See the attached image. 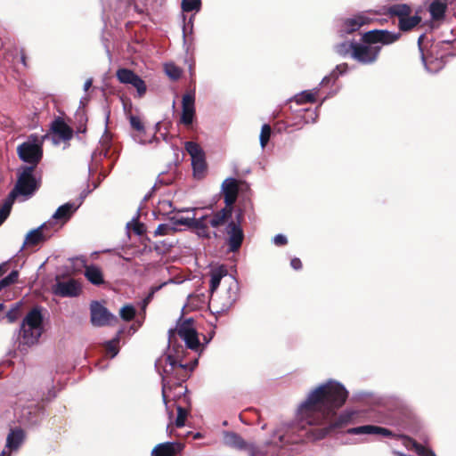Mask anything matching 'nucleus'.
I'll return each mask as SVG.
<instances>
[{"label":"nucleus","mask_w":456,"mask_h":456,"mask_svg":"<svg viewBox=\"0 0 456 456\" xmlns=\"http://www.w3.org/2000/svg\"><path fill=\"white\" fill-rule=\"evenodd\" d=\"M348 397L345 386L334 379H329L312 389L297 408V418L302 428L312 427L309 433L314 439H322L337 428L360 421L362 411L346 409L336 417V411L342 407Z\"/></svg>","instance_id":"f257e3e1"},{"label":"nucleus","mask_w":456,"mask_h":456,"mask_svg":"<svg viewBox=\"0 0 456 456\" xmlns=\"http://www.w3.org/2000/svg\"><path fill=\"white\" fill-rule=\"evenodd\" d=\"M401 34L388 30L373 29L362 35V43H357L353 51V59L362 64L374 63L381 51V46L390 45L397 41Z\"/></svg>","instance_id":"f03ea898"},{"label":"nucleus","mask_w":456,"mask_h":456,"mask_svg":"<svg viewBox=\"0 0 456 456\" xmlns=\"http://www.w3.org/2000/svg\"><path fill=\"white\" fill-rule=\"evenodd\" d=\"M22 317L20 328L12 336V356L25 359L28 354V312L24 314L23 303L21 301L15 303L6 314V318L10 323L15 322Z\"/></svg>","instance_id":"7ed1b4c3"},{"label":"nucleus","mask_w":456,"mask_h":456,"mask_svg":"<svg viewBox=\"0 0 456 456\" xmlns=\"http://www.w3.org/2000/svg\"><path fill=\"white\" fill-rule=\"evenodd\" d=\"M155 367L162 377V399L167 405V400L172 390L170 383L182 381V372L185 370V365L178 362L172 355L167 354L157 360Z\"/></svg>","instance_id":"20e7f679"},{"label":"nucleus","mask_w":456,"mask_h":456,"mask_svg":"<svg viewBox=\"0 0 456 456\" xmlns=\"http://www.w3.org/2000/svg\"><path fill=\"white\" fill-rule=\"evenodd\" d=\"M28 196V166H22L19 172V177L14 188L11 191L8 197L0 205V225L9 216L14 200L20 197Z\"/></svg>","instance_id":"39448f33"},{"label":"nucleus","mask_w":456,"mask_h":456,"mask_svg":"<svg viewBox=\"0 0 456 456\" xmlns=\"http://www.w3.org/2000/svg\"><path fill=\"white\" fill-rule=\"evenodd\" d=\"M46 135L30 134V197L42 184L41 172L33 174V170L43 158V142Z\"/></svg>","instance_id":"423d86ee"},{"label":"nucleus","mask_w":456,"mask_h":456,"mask_svg":"<svg viewBox=\"0 0 456 456\" xmlns=\"http://www.w3.org/2000/svg\"><path fill=\"white\" fill-rule=\"evenodd\" d=\"M224 444L232 448L245 450L249 456H273L267 450L256 447L254 444H248L240 436L233 432L224 433Z\"/></svg>","instance_id":"0eeeda50"},{"label":"nucleus","mask_w":456,"mask_h":456,"mask_svg":"<svg viewBox=\"0 0 456 456\" xmlns=\"http://www.w3.org/2000/svg\"><path fill=\"white\" fill-rule=\"evenodd\" d=\"M184 147L191 159L193 175L197 178H201L207 168L204 151L194 142H186Z\"/></svg>","instance_id":"6e6552de"},{"label":"nucleus","mask_w":456,"mask_h":456,"mask_svg":"<svg viewBox=\"0 0 456 456\" xmlns=\"http://www.w3.org/2000/svg\"><path fill=\"white\" fill-rule=\"evenodd\" d=\"M26 438V433L20 428L15 427L10 429L6 443L0 456H12L16 453L23 444Z\"/></svg>","instance_id":"1a4fd4ad"},{"label":"nucleus","mask_w":456,"mask_h":456,"mask_svg":"<svg viewBox=\"0 0 456 456\" xmlns=\"http://www.w3.org/2000/svg\"><path fill=\"white\" fill-rule=\"evenodd\" d=\"M91 322L94 326L102 327L109 325L112 321H117V317L110 314L106 307L99 302H93L90 306Z\"/></svg>","instance_id":"9d476101"},{"label":"nucleus","mask_w":456,"mask_h":456,"mask_svg":"<svg viewBox=\"0 0 456 456\" xmlns=\"http://www.w3.org/2000/svg\"><path fill=\"white\" fill-rule=\"evenodd\" d=\"M195 112V92L190 91L183 95L180 122L184 126H191L193 122Z\"/></svg>","instance_id":"9b49d317"},{"label":"nucleus","mask_w":456,"mask_h":456,"mask_svg":"<svg viewBox=\"0 0 456 456\" xmlns=\"http://www.w3.org/2000/svg\"><path fill=\"white\" fill-rule=\"evenodd\" d=\"M177 333L189 348L197 350L200 347V341L191 320L183 322L177 328Z\"/></svg>","instance_id":"f8f14e48"},{"label":"nucleus","mask_w":456,"mask_h":456,"mask_svg":"<svg viewBox=\"0 0 456 456\" xmlns=\"http://www.w3.org/2000/svg\"><path fill=\"white\" fill-rule=\"evenodd\" d=\"M51 129L52 140L55 145L68 142L72 138V129L60 118L54 119L52 123Z\"/></svg>","instance_id":"ddd939ff"},{"label":"nucleus","mask_w":456,"mask_h":456,"mask_svg":"<svg viewBox=\"0 0 456 456\" xmlns=\"http://www.w3.org/2000/svg\"><path fill=\"white\" fill-rule=\"evenodd\" d=\"M225 232L227 233V243L229 246V249L232 252L237 251L243 241L244 233L240 223H235L234 221H231L226 228Z\"/></svg>","instance_id":"4468645a"},{"label":"nucleus","mask_w":456,"mask_h":456,"mask_svg":"<svg viewBox=\"0 0 456 456\" xmlns=\"http://www.w3.org/2000/svg\"><path fill=\"white\" fill-rule=\"evenodd\" d=\"M44 317L37 308L30 309V345L37 344L45 329Z\"/></svg>","instance_id":"2eb2a0df"},{"label":"nucleus","mask_w":456,"mask_h":456,"mask_svg":"<svg viewBox=\"0 0 456 456\" xmlns=\"http://www.w3.org/2000/svg\"><path fill=\"white\" fill-rule=\"evenodd\" d=\"M53 291L61 297H77L81 291V286L79 282L71 279L67 281H57L53 287Z\"/></svg>","instance_id":"dca6fc26"},{"label":"nucleus","mask_w":456,"mask_h":456,"mask_svg":"<svg viewBox=\"0 0 456 456\" xmlns=\"http://www.w3.org/2000/svg\"><path fill=\"white\" fill-rule=\"evenodd\" d=\"M347 434L349 435H378L386 437H395V434L391 430L374 426V425H364L355 428H351L347 430Z\"/></svg>","instance_id":"f3484780"},{"label":"nucleus","mask_w":456,"mask_h":456,"mask_svg":"<svg viewBox=\"0 0 456 456\" xmlns=\"http://www.w3.org/2000/svg\"><path fill=\"white\" fill-rule=\"evenodd\" d=\"M227 283L226 297L221 304L219 311H227L237 300L239 284L238 281L232 276L227 277L224 281Z\"/></svg>","instance_id":"a211bd4d"},{"label":"nucleus","mask_w":456,"mask_h":456,"mask_svg":"<svg viewBox=\"0 0 456 456\" xmlns=\"http://www.w3.org/2000/svg\"><path fill=\"white\" fill-rule=\"evenodd\" d=\"M371 18L365 12H360L353 17L346 19L342 26L341 31L346 34L353 33L362 28L363 25L370 23Z\"/></svg>","instance_id":"6ab92c4d"},{"label":"nucleus","mask_w":456,"mask_h":456,"mask_svg":"<svg viewBox=\"0 0 456 456\" xmlns=\"http://www.w3.org/2000/svg\"><path fill=\"white\" fill-rule=\"evenodd\" d=\"M204 216L208 219L206 220L208 224V230H209L210 227L218 228L232 216V208H224L216 212L211 211L209 214H204Z\"/></svg>","instance_id":"aec40b11"},{"label":"nucleus","mask_w":456,"mask_h":456,"mask_svg":"<svg viewBox=\"0 0 456 456\" xmlns=\"http://www.w3.org/2000/svg\"><path fill=\"white\" fill-rule=\"evenodd\" d=\"M53 232L50 222L30 230V248L45 241L53 235Z\"/></svg>","instance_id":"412c9836"},{"label":"nucleus","mask_w":456,"mask_h":456,"mask_svg":"<svg viewBox=\"0 0 456 456\" xmlns=\"http://www.w3.org/2000/svg\"><path fill=\"white\" fill-rule=\"evenodd\" d=\"M222 192L224 197L225 208L232 209V204L235 202L238 195V184L234 178H227L222 183Z\"/></svg>","instance_id":"4be33fe9"},{"label":"nucleus","mask_w":456,"mask_h":456,"mask_svg":"<svg viewBox=\"0 0 456 456\" xmlns=\"http://www.w3.org/2000/svg\"><path fill=\"white\" fill-rule=\"evenodd\" d=\"M182 449L183 445L180 443H161L152 449L151 456H175Z\"/></svg>","instance_id":"5701e85b"},{"label":"nucleus","mask_w":456,"mask_h":456,"mask_svg":"<svg viewBox=\"0 0 456 456\" xmlns=\"http://www.w3.org/2000/svg\"><path fill=\"white\" fill-rule=\"evenodd\" d=\"M183 211H191L194 213V221L192 224V229L195 231L196 234L201 238H210V231L208 230L207 217L204 215L198 216L199 208H187Z\"/></svg>","instance_id":"b1692460"},{"label":"nucleus","mask_w":456,"mask_h":456,"mask_svg":"<svg viewBox=\"0 0 456 456\" xmlns=\"http://www.w3.org/2000/svg\"><path fill=\"white\" fill-rule=\"evenodd\" d=\"M80 203L68 202L60 206L53 215V219L61 224L66 223L79 208Z\"/></svg>","instance_id":"393cba45"},{"label":"nucleus","mask_w":456,"mask_h":456,"mask_svg":"<svg viewBox=\"0 0 456 456\" xmlns=\"http://www.w3.org/2000/svg\"><path fill=\"white\" fill-rule=\"evenodd\" d=\"M170 387H172V390L169 393L170 396L167 398V405L165 404V406L167 412L171 419L173 417V411L168 407V402L170 400L176 402L177 400L183 398L184 402L187 403L188 399L186 397L187 388L185 386H183L182 381L175 382L173 384L170 383Z\"/></svg>","instance_id":"a878e982"},{"label":"nucleus","mask_w":456,"mask_h":456,"mask_svg":"<svg viewBox=\"0 0 456 456\" xmlns=\"http://www.w3.org/2000/svg\"><path fill=\"white\" fill-rule=\"evenodd\" d=\"M225 277H227V269L224 266L221 265L211 270L209 290L212 295L220 285L222 279Z\"/></svg>","instance_id":"bb28decb"},{"label":"nucleus","mask_w":456,"mask_h":456,"mask_svg":"<svg viewBox=\"0 0 456 456\" xmlns=\"http://www.w3.org/2000/svg\"><path fill=\"white\" fill-rule=\"evenodd\" d=\"M85 276L94 285H101L104 282L102 270L94 265L86 266Z\"/></svg>","instance_id":"cd10ccee"},{"label":"nucleus","mask_w":456,"mask_h":456,"mask_svg":"<svg viewBox=\"0 0 456 456\" xmlns=\"http://www.w3.org/2000/svg\"><path fill=\"white\" fill-rule=\"evenodd\" d=\"M319 93L318 88H314L313 90H305L303 91L294 96V101L297 104H304L306 102H314L316 95Z\"/></svg>","instance_id":"c85d7f7f"},{"label":"nucleus","mask_w":456,"mask_h":456,"mask_svg":"<svg viewBox=\"0 0 456 456\" xmlns=\"http://www.w3.org/2000/svg\"><path fill=\"white\" fill-rule=\"evenodd\" d=\"M421 20L418 14L412 16L407 15L399 20V27L401 30L408 31L416 27Z\"/></svg>","instance_id":"c756f323"},{"label":"nucleus","mask_w":456,"mask_h":456,"mask_svg":"<svg viewBox=\"0 0 456 456\" xmlns=\"http://www.w3.org/2000/svg\"><path fill=\"white\" fill-rule=\"evenodd\" d=\"M446 10V4L440 0L433 1L429 5V12L431 17L435 20H439L444 17Z\"/></svg>","instance_id":"7c9ffc66"},{"label":"nucleus","mask_w":456,"mask_h":456,"mask_svg":"<svg viewBox=\"0 0 456 456\" xmlns=\"http://www.w3.org/2000/svg\"><path fill=\"white\" fill-rule=\"evenodd\" d=\"M356 42H343L336 45V52L341 56L350 55L353 58V51L356 47Z\"/></svg>","instance_id":"2f4dec72"},{"label":"nucleus","mask_w":456,"mask_h":456,"mask_svg":"<svg viewBox=\"0 0 456 456\" xmlns=\"http://www.w3.org/2000/svg\"><path fill=\"white\" fill-rule=\"evenodd\" d=\"M116 76L120 83L129 85L137 75L128 69L122 68L117 70Z\"/></svg>","instance_id":"473e14b6"},{"label":"nucleus","mask_w":456,"mask_h":456,"mask_svg":"<svg viewBox=\"0 0 456 456\" xmlns=\"http://www.w3.org/2000/svg\"><path fill=\"white\" fill-rule=\"evenodd\" d=\"M116 76L120 83L129 85L137 75L128 69L122 68L117 70Z\"/></svg>","instance_id":"72a5a7b5"},{"label":"nucleus","mask_w":456,"mask_h":456,"mask_svg":"<svg viewBox=\"0 0 456 456\" xmlns=\"http://www.w3.org/2000/svg\"><path fill=\"white\" fill-rule=\"evenodd\" d=\"M390 12L393 15L398 16V18L400 20L407 15H410L411 12V10L410 6L407 4H394L390 7Z\"/></svg>","instance_id":"f704fd0d"},{"label":"nucleus","mask_w":456,"mask_h":456,"mask_svg":"<svg viewBox=\"0 0 456 456\" xmlns=\"http://www.w3.org/2000/svg\"><path fill=\"white\" fill-rule=\"evenodd\" d=\"M170 221L174 224L173 226L176 225H184L189 228L192 229V224L194 221V216L192 217H183L182 216L176 215L170 218Z\"/></svg>","instance_id":"c9c22d12"},{"label":"nucleus","mask_w":456,"mask_h":456,"mask_svg":"<svg viewBox=\"0 0 456 456\" xmlns=\"http://www.w3.org/2000/svg\"><path fill=\"white\" fill-rule=\"evenodd\" d=\"M19 278V273L16 270L12 271L7 276L3 278L0 281V292L9 287L10 285L15 283Z\"/></svg>","instance_id":"e433bc0d"},{"label":"nucleus","mask_w":456,"mask_h":456,"mask_svg":"<svg viewBox=\"0 0 456 456\" xmlns=\"http://www.w3.org/2000/svg\"><path fill=\"white\" fill-rule=\"evenodd\" d=\"M272 129L271 126L267 124H265L262 126L260 135H259V142L262 149H264L271 136Z\"/></svg>","instance_id":"4c0bfd02"},{"label":"nucleus","mask_w":456,"mask_h":456,"mask_svg":"<svg viewBox=\"0 0 456 456\" xmlns=\"http://www.w3.org/2000/svg\"><path fill=\"white\" fill-rule=\"evenodd\" d=\"M176 232V228L167 224H160L154 232V236L169 235Z\"/></svg>","instance_id":"58836bf2"},{"label":"nucleus","mask_w":456,"mask_h":456,"mask_svg":"<svg viewBox=\"0 0 456 456\" xmlns=\"http://www.w3.org/2000/svg\"><path fill=\"white\" fill-rule=\"evenodd\" d=\"M132 86H134L136 91L139 97H142L146 93V85L144 81L137 75L135 78L129 84Z\"/></svg>","instance_id":"ea45409f"},{"label":"nucleus","mask_w":456,"mask_h":456,"mask_svg":"<svg viewBox=\"0 0 456 456\" xmlns=\"http://www.w3.org/2000/svg\"><path fill=\"white\" fill-rule=\"evenodd\" d=\"M177 410V417L175 419V424L177 428H182L185 424V419L187 417L188 411L185 408L181 405L176 406Z\"/></svg>","instance_id":"a19ab883"},{"label":"nucleus","mask_w":456,"mask_h":456,"mask_svg":"<svg viewBox=\"0 0 456 456\" xmlns=\"http://www.w3.org/2000/svg\"><path fill=\"white\" fill-rule=\"evenodd\" d=\"M182 8L184 12L199 11L200 0H183Z\"/></svg>","instance_id":"79ce46f5"},{"label":"nucleus","mask_w":456,"mask_h":456,"mask_svg":"<svg viewBox=\"0 0 456 456\" xmlns=\"http://www.w3.org/2000/svg\"><path fill=\"white\" fill-rule=\"evenodd\" d=\"M119 314L123 320L130 321L134 318V316L135 314V309L133 305H127L123 306L120 309Z\"/></svg>","instance_id":"37998d69"},{"label":"nucleus","mask_w":456,"mask_h":456,"mask_svg":"<svg viewBox=\"0 0 456 456\" xmlns=\"http://www.w3.org/2000/svg\"><path fill=\"white\" fill-rule=\"evenodd\" d=\"M118 341H119V338H118V337H117L116 338H114L110 341H108L106 343V346H105L106 351L109 354H110L111 358L115 357L118 353V349L117 346V345L118 344Z\"/></svg>","instance_id":"c03bdc74"},{"label":"nucleus","mask_w":456,"mask_h":456,"mask_svg":"<svg viewBox=\"0 0 456 456\" xmlns=\"http://www.w3.org/2000/svg\"><path fill=\"white\" fill-rule=\"evenodd\" d=\"M167 75L172 79H177L181 77L182 71L174 64H167L165 66Z\"/></svg>","instance_id":"a18cd8bd"},{"label":"nucleus","mask_w":456,"mask_h":456,"mask_svg":"<svg viewBox=\"0 0 456 456\" xmlns=\"http://www.w3.org/2000/svg\"><path fill=\"white\" fill-rule=\"evenodd\" d=\"M18 154L21 160L26 163L28 162V141L22 142L18 147Z\"/></svg>","instance_id":"49530a36"},{"label":"nucleus","mask_w":456,"mask_h":456,"mask_svg":"<svg viewBox=\"0 0 456 456\" xmlns=\"http://www.w3.org/2000/svg\"><path fill=\"white\" fill-rule=\"evenodd\" d=\"M413 447L415 449V452L420 456H436L434 452L425 448L424 446L419 444L413 443Z\"/></svg>","instance_id":"de8ad7c7"},{"label":"nucleus","mask_w":456,"mask_h":456,"mask_svg":"<svg viewBox=\"0 0 456 456\" xmlns=\"http://www.w3.org/2000/svg\"><path fill=\"white\" fill-rule=\"evenodd\" d=\"M129 119H130V125L133 128L137 130L139 133H142L144 131V126H143L139 117L131 116Z\"/></svg>","instance_id":"09e8293b"},{"label":"nucleus","mask_w":456,"mask_h":456,"mask_svg":"<svg viewBox=\"0 0 456 456\" xmlns=\"http://www.w3.org/2000/svg\"><path fill=\"white\" fill-rule=\"evenodd\" d=\"M318 109H319V107H317L314 110H307V111H309L310 114H309L308 117L305 118V123H314L316 121V119L318 118V113H317Z\"/></svg>","instance_id":"8fccbe9b"},{"label":"nucleus","mask_w":456,"mask_h":456,"mask_svg":"<svg viewBox=\"0 0 456 456\" xmlns=\"http://www.w3.org/2000/svg\"><path fill=\"white\" fill-rule=\"evenodd\" d=\"M287 238L285 235L283 234H277L273 237V242L276 245V246H282V245H285L287 243Z\"/></svg>","instance_id":"3c124183"},{"label":"nucleus","mask_w":456,"mask_h":456,"mask_svg":"<svg viewBox=\"0 0 456 456\" xmlns=\"http://www.w3.org/2000/svg\"><path fill=\"white\" fill-rule=\"evenodd\" d=\"M347 69V65L346 64H339V65H337L336 68L333 69L335 70V76H339V75H342L344 74Z\"/></svg>","instance_id":"603ef678"},{"label":"nucleus","mask_w":456,"mask_h":456,"mask_svg":"<svg viewBox=\"0 0 456 456\" xmlns=\"http://www.w3.org/2000/svg\"><path fill=\"white\" fill-rule=\"evenodd\" d=\"M338 78V76H335V70H332L330 72V74L329 76H325L322 82H321V86H324L326 84H328L331 79H337Z\"/></svg>","instance_id":"864d4df0"},{"label":"nucleus","mask_w":456,"mask_h":456,"mask_svg":"<svg viewBox=\"0 0 456 456\" xmlns=\"http://www.w3.org/2000/svg\"><path fill=\"white\" fill-rule=\"evenodd\" d=\"M290 265L295 270H300L302 267L301 260L297 257L292 258L290 261Z\"/></svg>","instance_id":"5fc2aeb1"},{"label":"nucleus","mask_w":456,"mask_h":456,"mask_svg":"<svg viewBox=\"0 0 456 456\" xmlns=\"http://www.w3.org/2000/svg\"><path fill=\"white\" fill-rule=\"evenodd\" d=\"M9 262H3L0 264V277L3 276L8 270Z\"/></svg>","instance_id":"6e6d98bb"},{"label":"nucleus","mask_w":456,"mask_h":456,"mask_svg":"<svg viewBox=\"0 0 456 456\" xmlns=\"http://www.w3.org/2000/svg\"><path fill=\"white\" fill-rule=\"evenodd\" d=\"M134 231L137 234H142L143 232V225L142 224L137 223L134 227Z\"/></svg>","instance_id":"4d7b16f0"},{"label":"nucleus","mask_w":456,"mask_h":456,"mask_svg":"<svg viewBox=\"0 0 456 456\" xmlns=\"http://www.w3.org/2000/svg\"><path fill=\"white\" fill-rule=\"evenodd\" d=\"M423 38H424V35L419 36V37L418 39V45H419V50L421 52L422 61L425 63L424 54H423V52H422V49H421V46H420L421 45V41H422Z\"/></svg>","instance_id":"13d9d810"},{"label":"nucleus","mask_w":456,"mask_h":456,"mask_svg":"<svg viewBox=\"0 0 456 456\" xmlns=\"http://www.w3.org/2000/svg\"><path fill=\"white\" fill-rule=\"evenodd\" d=\"M92 83H93L92 78L87 79V80L85 82V84H84V90H85V91H87V90L91 87Z\"/></svg>","instance_id":"bf43d9fd"},{"label":"nucleus","mask_w":456,"mask_h":456,"mask_svg":"<svg viewBox=\"0 0 456 456\" xmlns=\"http://www.w3.org/2000/svg\"><path fill=\"white\" fill-rule=\"evenodd\" d=\"M28 244V232L24 236V241H23L21 248H24Z\"/></svg>","instance_id":"052dcab7"},{"label":"nucleus","mask_w":456,"mask_h":456,"mask_svg":"<svg viewBox=\"0 0 456 456\" xmlns=\"http://www.w3.org/2000/svg\"><path fill=\"white\" fill-rule=\"evenodd\" d=\"M134 140H135L136 142H140V143H145V142H146V141H144V140L141 139V138L139 137V135H136V136L134 137Z\"/></svg>","instance_id":"680f3d73"},{"label":"nucleus","mask_w":456,"mask_h":456,"mask_svg":"<svg viewBox=\"0 0 456 456\" xmlns=\"http://www.w3.org/2000/svg\"><path fill=\"white\" fill-rule=\"evenodd\" d=\"M21 61L23 64L26 66V57L24 55L21 56Z\"/></svg>","instance_id":"e2e57ef3"},{"label":"nucleus","mask_w":456,"mask_h":456,"mask_svg":"<svg viewBox=\"0 0 456 456\" xmlns=\"http://www.w3.org/2000/svg\"><path fill=\"white\" fill-rule=\"evenodd\" d=\"M4 308V305L3 303H0V312Z\"/></svg>","instance_id":"0e129e2a"},{"label":"nucleus","mask_w":456,"mask_h":456,"mask_svg":"<svg viewBox=\"0 0 456 456\" xmlns=\"http://www.w3.org/2000/svg\"><path fill=\"white\" fill-rule=\"evenodd\" d=\"M268 446H269V448H270L271 450H273V449H274V446H273V445H272V444H269Z\"/></svg>","instance_id":"69168bd1"},{"label":"nucleus","mask_w":456,"mask_h":456,"mask_svg":"<svg viewBox=\"0 0 456 456\" xmlns=\"http://www.w3.org/2000/svg\"><path fill=\"white\" fill-rule=\"evenodd\" d=\"M216 301V299L213 297V296L211 297V302L214 304Z\"/></svg>","instance_id":"338daca9"}]
</instances>
